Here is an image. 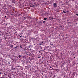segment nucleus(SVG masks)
<instances>
[{
	"label": "nucleus",
	"instance_id": "21",
	"mask_svg": "<svg viewBox=\"0 0 78 78\" xmlns=\"http://www.w3.org/2000/svg\"><path fill=\"white\" fill-rule=\"evenodd\" d=\"M53 69L52 68V69H51V70H53Z\"/></svg>",
	"mask_w": 78,
	"mask_h": 78
},
{
	"label": "nucleus",
	"instance_id": "23",
	"mask_svg": "<svg viewBox=\"0 0 78 78\" xmlns=\"http://www.w3.org/2000/svg\"><path fill=\"white\" fill-rule=\"evenodd\" d=\"M5 17H6V16H5Z\"/></svg>",
	"mask_w": 78,
	"mask_h": 78
},
{
	"label": "nucleus",
	"instance_id": "22",
	"mask_svg": "<svg viewBox=\"0 0 78 78\" xmlns=\"http://www.w3.org/2000/svg\"><path fill=\"white\" fill-rule=\"evenodd\" d=\"M68 23H69V22H68Z\"/></svg>",
	"mask_w": 78,
	"mask_h": 78
},
{
	"label": "nucleus",
	"instance_id": "18",
	"mask_svg": "<svg viewBox=\"0 0 78 78\" xmlns=\"http://www.w3.org/2000/svg\"><path fill=\"white\" fill-rule=\"evenodd\" d=\"M38 58H40V56H39L38 57Z\"/></svg>",
	"mask_w": 78,
	"mask_h": 78
},
{
	"label": "nucleus",
	"instance_id": "2",
	"mask_svg": "<svg viewBox=\"0 0 78 78\" xmlns=\"http://www.w3.org/2000/svg\"><path fill=\"white\" fill-rule=\"evenodd\" d=\"M28 31H29V33H31L32 32H33V31H34V30H28Z\"/></svg>",
	"mask_w": 78,
	"mask_h": 78
},
{
	"label": "nucleus",
	"instance_id": "24",
	"mask_svg": "<svg viewBox=\"0 0 78 78\" xmlns=\"http://www.w3.org/2000/svg\"><path fill=\"white\" fill-rule=\"evenodd\" d=\"M75 58V57H74V58Z\"/></svg>",
	"mask_w": 78,
	"mask_h": 78
},
{
	"label": "nucleus",
	"instance_id": "17",
	"mask_svg": "<svg viewBox=\"0 0 78 78\" xmlns=\"http://www.w3.org/2000/svg\"><path fill=\"white\" fill-rule=\"evenodd\" d=\"M8 64H10V62H8Z\"/></svg>",
	"mask_w": 78,
	"mask_h": 78
},
{
	"label": "nucleus",
	"instance_id": "16",
	"mask_svg": "<svg viewBox=\"0 0 78 78\" xmlns=\"http://www.w3.org/2000/svg\"><path fill=\"white\" fill-rule=\"evenodd\" d=\"M13 8V11H14V8L12 7Z\"/></svg>",
	"mask_w": 78,
	"mask_h": 78
},
{
	"label": "nucleus",
	"instance_id": "5",
	"mask_svg": "<svg viewBox=\"0 0 78 78\" xmlns=\"http://www.w3.org/2000/svg\"><path fill=\"white\" fill-rule=\"evenodd\" d=\"M18 47V46H16V47H14V48H17Z\"/></svg>",
	"mask_w": 78,
	"mask_h": 78
},
{
	"label": "nucleus",
	"instance_id": "10",
	"mask_svg": "<svg viewBox=\"0 0 78 78\" xmlns=\"http://www.w3.org/2000/svg\"><path fill=\"white\" fill-rule=\"evenodd\" d=\"M63 12H64V13H66V12H65V11H63Z\"/></svg>",
	"mask_w": 78,
	"mask_h": 78
},
{
	"label": "nucleus",
	"instance_id": "6",
	"mask_svg": "<svg viewBox=\"0 0 78 78\" xmlns=\"http://www.w3.org/2000/svg\"><path fill=\"white\" fill-rule=\"evenodd\" d=\"M20 34V35H22V34H23V33H21Z\"/></svg>",
	"mask_w": 78,
	"mask_h": 78
},
{
	"label": "nucleus",
	"instance_id": "9",
	"mask_svg": "<svg viewBox=\"0 0 78 78\" xmlns=\"http://www.w3.org/2000/svg\"><path fill=\"white\" fill-rule=\"evenodd\" d=\"M58 70H59V69H55V71H58Z\"/></svg>",
	"mask_w": 78,
	"mask_h": 78
},
{
	"label": "nucleus",
	"instance_id": "7",
	"mask_svg": "<svg viewBox=\"0 0 78 78\" xmlns=\"http://www.w3.org/2000/svg\"><path fill=\"white\" fill-rule=\"evenodd\" d=\"M21 56H22V55H19V56H18V58H20L21 57Z\"/></svg>",
	"mask_w": 78,
	"mask_h": 78
},
{
	"label": "nucleus",
	"instance_id": "1",
	"mask_svg": "<svg viewBox=\"0 0 78 78\" xmlns=\"http://www.w3.org/2000/svg\"><path fill=\"white\" fill-rule=\"evenodd\" d=\"M53 5L54 7H55V8L57 7V4H56V3H54L53 4Z\"/></svg>",
	"mask_w": 78,
	"mask_h": 78
},
{
	"label": "nucleus",
	"instance_id": "11",
	"mask_svg": "<svg viewBox=\"0 0 78 78\" xmlns=\"http://www.w3.org/2000/svg\"><path fill=\"white\" fill-rule=\"evenodd\" d=\"M11 60H13V58H11Z\"/></svg>",
	"mask_w": 78,
	"mask_h": 78
},
{
	"label": "nucleus",
	"instance_id": "13",
	"mask_svg": "<svg viewBox=\"0 0 78 78\" xmlns=\"http://www.w3.org/2000/svg\"><path fill=\"white\" fill-rule=\"evenodd\" d=\"M55 75H54V76H53L54 78H55Z\"/></svg>",
	"mask_w": 78,
	"mask_h": 78
},
{
	"label": "nucleus",
	"instance_id": "14",
	"mask_svg": "<svg viewBox=\"0 0 78 78\" xmlns=\"http://www.w3.org/2000/svg\"><path fill=\"white\" fill-rule=\"evenodd\" d=\"M43 23H45V21H43Z\"/></svg>",
	"mask_w": 78,
	"mask_h": 78
},
{
	"label": "nucleus",
	"instance_id": "12",
	"mask_svg": "<svg viewBox=\"0 0 78 78\" xmlns=\"http://www.w3.org/2000/svg\"><path fill=\"white\" fill-rule=\"evenodd\" d=\"M32 7H34V5H32Z\"/></svg>",
	"mask_w": 78,
	"mask_h": 78
},
{
	"label": "nucleus",
	"instance_id": "19",
	"mask_svg": "<svg viewBox=\"0 0 78 78\" xmlns=\"http://www.w3.org/2000/svg\"><path fill=\"white\" fill-rule=\"evenodd\" d=\"M20 48H22V47L21 46H20Z\"/></svg>",
	"mask_w": 78,
	"mask_h": 78
},
{
	"label": "nucleus",
	"instance_id": "3",
	"mask_svg": "<svg viewBox=\"0 0 78 78\" xmlns=\"http://www.w3.org/2000/svg\"><path fill=\"white\" fill-rule=\"evenodd\" d=\"M16 1L15 0H13L12 1V3H16Z\"/></svg>",
	"mask_w": 78,
	"mask_h": 78
},
{
	"label": "nucleus",
	"instance_id": "20",
	"mask_svg": "<svg viewBox=\"0 0 78 78\" xmlns=\"http://www.w3.org/2000/svg\"><path fill=\"white\" fill-rule=\"evenodd\" d=\"M50 68L51 69V66H50Z\"/></svg>",
	"mask_w": 78,
	"mask_h": 78
},
{
	"label": "nucleus",
	"instance_id": "15",
	"mask_svg": "<svg viewBox=\"0 0 78 78\" xmlns=\"http://www.w3.org/2000/svg\"><path fill=\"white\" fill-rule=\"evenodd\" d=\"M5 75L6 76H8V75L6 74H5Z\"/></svg>",
	"mask_w": 78,
	"mask_h": 78
},
{
	"label": "nucleus",
	"instance_id": "4",
	"mask_svg": "<svg viewBox=\"0 0 78 78\" xmlns=\"http://www.w3.org/2000/svg\"><path fill=\"white\" fill-rule=\"evenodd\" d=\"M22 37H23V36H22V35H21V36H20V39H22L23 38H22Z\"/></svg>",
	"mask_w": 78,
	"mask_h": 78
},
{
	"label": "nucleus",
	"instance_id": "8",
	"mask_svg": "<svg viewBox=\"0 0 78 78\" xmlns=\"http://www.w3.org/2000/svg\"><path fill=\"white\" fill-rule=\"evenodd\" d=\"M47 19L45 18H44V20H47Z\"/></svg>",
	"mask_w": 78,
	"mask_h": 78
}]
</instances>
